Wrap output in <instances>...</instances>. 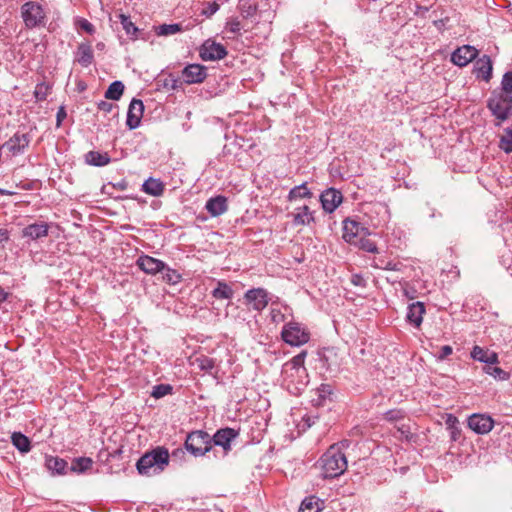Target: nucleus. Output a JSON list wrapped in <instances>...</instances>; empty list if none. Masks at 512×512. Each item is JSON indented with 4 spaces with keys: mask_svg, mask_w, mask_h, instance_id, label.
<instances>
[{
    "mask_svg": "<svg viewBox=\"0 0 512 512\" xmlns=\"http://www.w3.org/2000/svg\"><path fill=\"white\" fill-rule=\"evenodd\" d=\"M179 80L177 78L171 77L169 80H166L165 87H170L171 89H177L179 87Z\"/></svg>",
    "mask_w": 512,
    "mask_h": 512,
    "instance_id": "obj_53",
    "label": "nucleus"
},
{
    "mask_svg": "<svg viewBox=\"0 0 512 512\" xmlns=\"http://www.w3.org/2000/svg\"><path fill=\"white\" fill-rule=\"evenodd\" d=\"M161 272L163 273L162 279L167 284L176 285L182 280V275L177 270L168 267L166 264L165 269H163Z\"/></svg>",
    "mask_w": 512,
    "mask_h": 512,
    "instance_id": "obj_34",
    "label": "nucleus"
},
{
    "mask_svg": "<svg viewBox=\"0 0 512 512\" xmlns=\"http://www.w3.org/2000/svg\"><path fill=\"white\" fill-rule=\"evenodd\" d=\"M366 228L352 219L343 221V239L350 244H357L358 238L366 233Z\"/></svg>",
    "mask_w": 512,
    "mask_h": 512,
    "instance_id": "obj_13",
    "label": "nucleus"
},
{
    "mask_svg": "<svg viewBox=\"0 0 512 512\" xmlns=\"http://www.w3.org/2000/svg\"><path fill=\"white\" fill-rule=\"evenodd\" d=\"M398 432L401 434V437H403L407 440L410 438L409 428L406 427L405 425H402L401 427H399Z\"/></svg>",
    "mask_w": 512,
    "mask_h": 512,
    "instance_id": "obj_57",
    "label": "nucleus"
},
{
    "mask_svg": "<svg viewBox=\"0 0 512 512\" xmlns=\"http://www.w3.org/2000/svg\"><path fill=\"white\" fill-rule=\"evenodd\" d=\"M498 363H499V358H498L497 353L488 352L485 364L492 366V365L498 364Z\"/></svg>",
    "mask_w": 512,
    "mask_h": 512,
    "instance_id": "obj_52",
    "label": "nucleus"
},
{
    "mask_svg": "<svg viewBox=\"0 0 512 512\" xmlns=\"http://www.w3.org/2000/svg\"><path fill=\"white\" fill-rule=\"evenodd\" d=\"M94 60L93 50L91 44L80 43L75 53V61L83 67H88Z\"/></svg>",
    "mask_w": 512,
    "mask_h": 512,
    "instance_id": "obj_21",
    "label": "nucleus"
},
{
    "mask_svg": "<svg viewBox=\"0 0 512 512\" xmlns=\"http://www.w3.org/2000/svg\"><path fill=\"white\" fill-rule=\"evenodd\" d=\"M144 112V105L143 102L139 99H133L130 102L128 112H127V119H126V125L129 129L133 130L136 129L141 122V118L143 116Z\"/></svg>",
    "mask_w": 512,
    "mask_h": 512,
    "instance_id": "obj_16",
    "label": "nucleus"
},
{
    "mask_svg": "<svg viewBox=\"0 0 512 512\" xmlns=\"http://www.w3.org/2000/svg\"><path fill=\"white\" fill-rule=\"evenodd\" d=\"M306 355V351H302L284 364L283 374L286 376V378L294 376L292 371H294L296 374L305 373L306 369L304 367V362Z\"/></svg>",
    "mask_w": 512,
    "mask_h": 512,
    "instance_id": "obj_18",
    "label": "nucleus"
},
{
    "mask_svg": "<svg viewBox=\"0 0 512 512\" xmlns=\"http://www.w3.org/2000/svg\"><path fill=\"white\" fill-rule=\"evenodd\" d=\"M200 57L204 61L221 60L227 55L226 48L215 41L206 40L200 47Z\"/></svg>",
    "mask_w": 512,
    "mask_h": 512,
    "instance_id": "obj_8",
    "label": "nucleus"
},
{
    "mask_svg": "<svg viewBox=\"0 0 512 512\" xmlns=\"http://www.w3.org/2000/svg\"><path fill=\"white\" fill-rule=\"evenodd\" d=\"M499 147L505 153L512 152V125L504 129V134L500 138Z\"/></svg>",
    "mask_w": 512,
    "mask_h": 512,
    "instance_id": "obj_38",
    "label": "nucleus"
},
{
    "mask_svg": "<svg viewBox=\"0 0 512 512\" xmlns=\"http://www.w3.org/2000/svg\"><path fill=\"white\" fill-rule=\"evenodd\" d=\"M332 392L331 386L328 384H322L318 388L319 397L325 399Z\"/></svg>",
    "mask_w": 512,
    "mask_h": 512,
    "instance_id": "obj_50",
    "label": "nucleus"
},
{
    "mask_svg": "<svg viewBox=\"0 0 512 512\" xmlns=\"http://www.w3.org/2000/svg\"><path fill=\"white\" fill-rule=\"evenodd\" d=\"M282 339L290 346H301L309 341L310 334L308 330L300 323L289 322L281 332Z\"/></svg>",
    "mask_w": 512,
    "mask_h": 512,
    "instance_id": "obj_4",
    "label": "nucleus"
},
{
    "mask_svg": "<svg viewBox=\"0 0 512 512\" xmlns=\"http://www.w3.org/2000/svg\"><path fill=\"white\" fill-rule=\"evenodd\" d=\"M12 444L22 453H27L31 449L30 440L21 432H14L11 436Z\"/></svg>",
    "mask_w": 512,
    "mask_h": 512,
    "instance_id": "obj_28",
    "label": "nucleus"
},
{
    "mask_svg": "<svg viewBox=\"0 0 512 512\" xmlns=\"http://www.w3.org/2000/svg\"><path fill=\"white\" fill-rule=\"evenodd\" d=\"M351 282L355 286H364V278L358 274H354L351 277Z\"/></svg>",
    "mask_w": 512,
    "mask_h": 512,
    "instance_id": "obj_54",
    "label": "nucleus"
},
{
    "mask_svg": "<svg viewBox=\"0 0 512 512\" xmlns=\"http://www.w3.org/2000/svg\"><path fill=\"white\" fill-rule=\"evenodd\" d=\"M492 114L499 120L496 124L499 126L501 122L508 119L512 111V97L501 93L500 95L493 96L488 100L487 104Z\"/></svg>",
    "mask_w": 512,
    "mask_h": 512,
    "instance_id": "obj_5",
    "label": "nucleus"
},
{
    "mask_svg": "<svg viewBox=\"0 0 512 512\" xmlns=\"http://www.w3.org/2000/svg\"><path fill=\"white\" fill-rule=\"evenodd\" d=\"M206 76V67L200 64L187 65L182 71L183 81L187 84L201 83Z\"/></svg>",
    "mask_w": 512,
    "mask_h": 512,
    "instance_id": "obj_14",
    "label": "nucleus"
},
{
    "mask_svg": "<svg viewBox=\"0 0 512 512\" xmlns=\"http://www.w3.org/2000/svg\"><path fill=\"white\" fill-rule=\"evenodd\" d=\"M142 190L146 194L158 197L164 192V184L159 179L149 178L143 183Z\"/></svg>",
    "mask_w": 512,
    "mask_h": 512,
    "instance_id": "obj_27",
    "label": "nucleus"
},
{
    "mask_svg": "<svg viewBox=\"0 0 512 512\" xmlns=\"http://www.w3.org/2000/svg\"><path fill=\"white\" fill-rule=\"evenodd\" d=\"M447 429L450 432V438L452 441H457L461 436V429L459 427V421L456 416L448 414L445 420Z\"/></svg>",
    "mask_w": 512,
    "mask_h": 512,
    "instance_id": "obj_29",
    "label": "nucleus"
},
{
    "mask_svg": "<svg viewBox=\"0 0 512 512\" xmlns=\"http://www.w3.org/2000/svg\"><path fill=\"white\" fill-rule=\"evenodd\" d=\"M66 117V112L63 107H61L57 112V125H60L62 120Z\"/></svg>",
    "mask_w": 512,
    "mask_h": 512,
    "instance_id": "obj_58",
    "label": "nucleus"
},
{
    "mask_svg": "<svg viewBox=\"0 0 512 512\" xmlns=\"http://www.w3.org/2000/svg\"><path fill=\"white\" fill-rule=\"evenodd\" d=\"M0 194H2V195H6V194H7V192H6L5 190H3V189H0Z\"/></svg>",
    "mask_w": 512,
    "mask_h": 512,
    "instance_id": "obj_62",
    "label": "nucleus"
},
{
    "mask_svg": "<svg viewBox=\"0 0 512 512\" xmlns=\"http://www.w3.org/2000/svg\"><path fill=\"white\" fill-rule=\"evenodd\" d=\"M7 292L0 288V303L4 302L7 299Z\"/></svg>",
    "mask_w": 512,
    "mask_h": 512,
    "instance_id": "obj_60",
    "label": "nucleus"
},
{
    "mask_svg": "<svg viewBox=\"0 0 512 512\" xmlns=\"http://www.w3.org/2000/svg\"><path fill=\"white\" fill-rule=\"evenodd\" d=\"M501 84L505 95L512 93V72L504 74Z\"/></svg>",
    "mask_w": 512,
    "mask_h": 512,
    "instance_id": "obj_46",
    "label": "nucleus"
},
{
    "mask_svg": "<svg viewBox=\"0 0 512 512\" xmlns=\"http://www.w3.org/2000/svg\"><path fill=\"white\" fill-rule=\"evenodd\" d=\"M377 268L386 269V270H397V264L391 261L385 262V265L376 264Z\"/></svg>",
    "mask_w": 512,
    "mask_h": 512,
    "instance_id": "obj_55",
    "label": "nucleus"
},
{
    "mask_svg": "<svg viewBox=\"0 0 512 512\" xmlns=\"http://www.w3.org/2000/svg\"><path fill=\"white\" fill-rule=\"evenodd\" d=\"M402 415H401V412L400 411H396V410H391V411H388L386 413V418L388 420H397L399 418H401Z\"/></svg>",
    "mask_w": 512,
    "mask_h": 512,
    "instance_id": "obj_56",
    "label": "nucleus"
},
{
    "mask_svg": "<svg viewBox=\"0 0 512 512\" xmlns=\"http://www.w3.org/2000/svg\"><path fill=\"white\" fill-rule=\"evenodd\" d=\"M244 298L253 310L262 311L268 305L270 298L268 292L264 288H253L248 290Z\"/></svg>",
    "mask_w": 512,
    "mask_h": 512,
    "instance_id": "obj_9",
    "label": "nucleus"
},
{
    "mask_svg": "<svg viewBox=\"0 0 512 512\" xmlns=\"http://www.w3.org/2000/svg\"><path fill=\"white\" fill-rule=\"evenodd\" d=\"M452 352H453V349L451 346H449V345L442 346L440 349V354L438 356V360H440V361L444 360L446 357L451 355Z\"/></svg>",
    "mask_w": 512,
    "mask_h": 512,
    "instance_id": "obj_51",
    "label": "nucleus"
},
{
    "mask_svg": "<svg viewBox=\"0 0 512 512\" xmlns=\"http://www.w3.org/2000/svg\"><path fill=\"white\" fill-rule=\"evenodd\" d=\"M212 296L216 299H231L233 290L227 283L219 281L217 287L212 291Z\"/></svg>",
    "mask_w": 512,
    "mask_h": 512,
    "instance_id": "obj_32",
    "label": "nucleus"
},
{
    "mask_svg": "<svg viewBox=\"0 0 512 512\" xmlns=\"http://www.w3.org/2000/svg\"><path fill=\"white\" fill-rule=\"evenodd\" d=\"M219 10V4L216 2L208 3L207 7H205L202 11V14L206 17H211Z\"/></svg>",
    "mask_w": 512,
    "mask_h": 512,
    "instance_id": "obj_47",
    "label": "nucleus"
},
{
    "mask_svg": "<svg viewBox=\"0 0 512 512\" xmlns=\"http://www.w3.org/2000/svg\"><path fill=\"white\" fill-rule=\"evenodd\" d=\"M30 139L27 134L15 133L9 140H7L1 147L8 150L12 155L23 153L28 147Z\"/></svg>",
    "mask_w": 512,
    "mask_h": 512,
    "instance_id": "obj_17",
    "label": "nucleus"
},
{
    "mask_svg": "<svg viewBox=\"0 0 512 512\" xmlns=\"http://www.w3.org/2000/svg\"><path fill=\"white\" fill-rule=\"evenodd\" d=\"M182 31L180 24H162L156 28L158 36H170Z\"/></svg>",
    "mask_w": 512,
    "mask_h": 512,
    "instance_id": "obj_39",
    "label": "nucleus"
},
{
    "mask_svg": "<svg viewBox=\"0 0 512 512\" xmlns=\"http://www.w3.org/2000/svg\"><path fill=\"white\" fill-rule=\"evenodd\" d=\"M85 160L89 165L102 167L110 163L111 158L108 153H101L99 151H89L85 155Z\"/></svg>",
    "mask_w": 512,
    "mask_h": 512,
    "instance_id": "obj_26",
    "label": "nucleus"
},
{
    "mask_svg": "<svg viewBox=\"0 0 512 512\" xmlns=\"http://www.w3.org/2000/svg\"><path fill=\"white\" fill-rule=\"evenodd\" d=\"M322 506L323 502L319 498L310 496L302 501L300 511L304 512L305 510H314L315 512H319L322 509Z\"/></svg>",
    "mask_w": 512,
    "mask_h": 512,
    "instance_id": "obj_35",
    "label": "nucleus"
},
{
    "mask_svg": "<svg viewBox=\"0 0 512 512\" xmlns=\"http://www.w3.org/2000/svg\"><path fill=\"white\" fill-rule=\"evenodd\" d=\"M343 201L342 193L335 188H328L320 195V202L326 213H333Z\"/></svg>",
    "mask_w": 512,
    "mask_h": 512,
    "instance_id": "obj_11",
    "label": "nucleus"
},
{
    "mask_svg": "<svg viewBox=\"0 0 512 512\" xmlns=\"http://www.w3.org/2000/svg\"><path fill=\"white\" fill-rule=\"evenodd\" d=\"M239 436V432L233 428H221L211 437L212 447L219 446L223 449V454L227 455L231 450V442Z\"/></svg>",
    "mask_w": 512,
    "mask_h": 512,
    "instance_id": "obj_7",
    "label": "nucleus"
},
{
    "mask_svg": "<svg viewBox=\"0 0 512 512\" xmlns=\"http://www.w3.org/2000/svg\"><path fill=\"white\" fill-rule=\"evenodd\" d=\"M46 467L54 474L63 475L67 473L68 463L62 458L50 456L46 458Z\"/></svg>",
    "mask_w": 512,
    "mask_h": 512,
    "instance_id": "obj_25",
    "label": "nucleus"
},
{
    "mask_svg": "<svg viewBox=\"0 0 512 512\" xmlns=\"http://www.w3.org/2000/svg\"><path fill=\"white\" fill-rule=\"evenodd\" d=\"M170 455L167 448L157 446L144 453L136 463V469L140 475L154 476L162 473L169 465Z\"/></svg>",
    "mask_w": 512,
    "mask_h": 512,
    "instance_id": "obj_1",
    "label": "nucleus"
},
{
    "mask_svg": "<svg viewBox=\"0 0 512 512\" xmlns=\"http://www.w3.org/2000/svg\"><path fill=\"white\" fill-rule=\"evenodd\" d=\"M239 10L244 18H251L257 12V4L249 0H240Z\"/></svg>",
    "mask_w": 512,
    "mask_h": 512,
    "instance_id": "obj_36",
    "label": "nucleus"
},
{
    "mask_svg": "<svg viewBox=\"0 0 512 512\" xmlns=\"http://www.w3.org/2000/svg\"><path fill=\"white\" fill-rule=\"evenodd\" d=\"M376 264H382L385 265V261L382 259H379L378 261H374V266L376 267Z\"/></svg>",
    "mask_w": 512,
    "mask_h": 512,
    "instance_id": "obj_61",
    "label": "nucleus"
},
{
    "mask_svg": "<svg viewBox=\"0 0 512 512\" xmlns=\"http://www.w3.org/2000/svg\"><path fill=\"white\" fill-rule=\"evenodd\" d=\"M314 220L313 211L306 205L296 208L295 213H293L292 221L294 225H309L311 222H314Z\"/></svg>",
    "mask_w": 512,
    "mask_h": 512,
    "instance_id": "obj_24",
    "label": "nucleus"
},
{
    "mask_svg": "<svg viewBox=\"0 0 512 512\" xmlns=\"http://www.w3.org/2000/svg\"><path fill=\"white\" fill-rule=\"evenodd\" d=\"M321 475L324 478H336L342 475L347 469V459L341 448L331 445L319 460Z\"/></svg>",
    "mask_w": 512,
    "mask_h": 512,
    "instance_id": "obj_2",
    "label": "nucleus"
},
{
    "mask_svg": "<svg viewBox=\"0 0 512 512\" xmlns=\"http://www.w3.org/2000/svg\"><path fill=\"white\" fill-rule=\"evenodd\" d=\"M120 22L123 26V29L126 31L128 35H134L137 32V27L131 22L130 17L124 14H119Z\"/></svg>",
    "mask_w": 512,
    "mask_h": 512,
    "instance_id": "obj_41",
    "label": "nucleus"
},
{
    "mask_svg": "<svg viewBox=\"0 0 512 512\" xmlns=\"http://www.w3.org/2000/svg\"><path fill=\"white\" fill-rule=\"evenodd\" d=\"M488 352H489L488 350H485L482 347L476 345L473 347V349L471 351V357L474 360L485 363Z\"/></svg>",
    "mask_w": 512,
    "mask_h": 512,
    "instance_id": "obj_44",
    "label": "nucleus"
},
{
    "mask_svg": "<svg viewBox=\"0 0 512 512\" xmlns=\"http://www.w3.org/2000/svg\"><path fill=\"white\" fill-rule=\"evenodd\" d=\"M185 448L195 457L203 456L212 449L211 436L202 430L187 435Z\"/></svg>",
    "mask_w": 512,
    "mask_h": 512,
    "instance_id": "obj_3",
    "label": "nucleus"
},
{
    "mask_svg": "<svg viewBox=\"0 0 512 512\" xmlns=\"http://www.w3.org/2000/svg\"><path fill=\"white\" fill-rule=\"evenodd\" d=\"M198 368L202 371H211L215 367V361L212 358L202 356L196 359Z\"/></svg>",
    "mask_w": 512,
    "mask_h": 512,
    "instance_id": "obj_40",
    "label": "nucleus"
},
{
    "mask_svg": "<svg viewBox=\"0 0 512 512\" xmlns=\"http://www.w3.org/2000/svg\"><path fill=\"white\" fill-rule=\"evenodd\" d=\"M468 427L477 434H487L494 427V420L485 414H473L468 418Z\"/></svg>",
    "mask_w": 512,
    "mask_h": 512,
    "instance_id": "obj_12",
    "label": "nucleus"
},
{
    "mask_svg": "<svg viewBox=\"0 0 512 512\" xmlns=\"http://www.w3.org/2000/svg\"><path fill=\"white\" fill-rule=\"evenodd\" d=\"M312 192L307 187L306 183H302L301 185L295 186L292 188L288 194V200L293 201L296 199H303V198H311Z\"/></svg>",
    "mask_w": 512,
    "mask_h": 512,
    "instance_id": "obj_30",
    "label": "nucleus"
},
{
    "mask_svg": "<svg viewBox=\"0 0 512 512\" xmlns=\"http://www.w3.org/2000/svg\"><path fill=\"white\" fill-rule=\"evenodd\" d=\"M226 29L233 34H239L242 25L238 18H231L226 22Z\"/></svg>",
    "mask_w": 512,
    "mask_h": 512,
    "instance_id": "obj_45",
    "label": "nucleus"
},
{
    "mask_svg": "<svg viewBox=\"0 0 512 512\" xmlns=\"http://www.w3.org/2000/svg\"><path fill=\"white\" fill-rule=\"evenodd\" d=\"M492 61L489 56L483 55L474 63L473 73L476 78L488 82L492 77Z\"/></svg>",
    "mask_w": 512,
    "mask_h": 512,
    "instance_id": "obj_19",
    "label": "nucleus"
},
{
    "mask_svg": "<svg viewBox=\"0 0 512 512\" xmlns=\"http://www.w3.org/2000/svg\"><path fill=\"white\" fill-rule=\"evenodd\" d=\"M117 106L115 104H112L110 102H107V101H100L98 103V109L101 110V111H104V112H111L113 109H116Z\"/></svg>",
    "mask_w": 512,
    "mask_h": 512,
    "instance_id": "obj_49",
    "label": "nucleus"
},
{
    "mask_svg": "<svg viewBox=\"0 0 512 512\" xmlns=\"http://www.w3.org/2000/svg\"><path fill=\"white\" fill-rule=\"evenodd\" d=\"M484 373L492 376L496 380L505 381L508 380L510 377V374L506 371H504L502 368L497 366H490L487 365L483 368Z\"/></svg>",
    "mask_w": 512,
    "mask_h": 512,
    "instance_id": "obj_37",
    "label": "nucleus"
},
{
    "mask_svg": "<svg viewBox=\"0 0 512 512\" xmlns=\"http://www.w3.org/2000/svg\"><path fill=\"white\" fill-rule=\"evenodd\" d=\"M21 15L27 28L44 24L45 12L41 4L34 1L26 2L21 7Z\"/></svg>",
    "mask_w": 512,
    "mask_h": 512,
    "instance_id": "obj_6",
    "label": "nucleus"
},
{
    "mask_svg": "<svg viewBox=\"0 0 512 512\" xmlns=\"http://www.w3.org/2000/svg\"><path fill=\"white\" fill-rule=\"evenodd\" d=\"M9 240V233L6 229H0V243Z\"/></svg>",
    "mask_w": 512,
    "mask_h": 512,
    "instance_id": "obj_59",
    "label": "nucleus"
},
{
    "mask_svg": "<svg viewBox=\"0 0 512 512\" xmlns=\"http://www.w3.org/2000/svg\"><path fill=\"white\" fill-rule=\"evenodd\" d=\"M79 26L82 30L86 31L89 34H92L95 31L93 24L86 19L79 20Z\"/></svg>",
    "mask_w": 512,
    "mask_h": 512,
    "instance_id": "obj_48",
    "label": "nucleus"
},
{
    "mask_svg": "<svg viewBox=\"0 0 512 512\" xmlns=\"http://www.w3.org/2000/svg\"><path fill=\"white\" fill-rule=\"evenodd\" d=\"M424 313V303L419 301L414 302L408 306L406 318L409 321V323L413 324L416 327H419L422 323Z\"/></svg>",
    "mask_w": 512,
    "mask_h": 512,
    "instance_id": "obj_23",
    "label": "nucleus"
},
{
    "mask_svg": "<svg viewBox=\"0 0 512 512\" xmlns=\"http://www.w3.org/2000/svg\"><path fill=\"white\" fill-rule=\"evenodd\" d=\"M49 226L47 223H33L22 230V236L32 240H37L48 235Z\"/></svg>",
    "mask_w": 512,
    "mask_h": 512,
    "instance_id": "obj_20",
    "label": "nucleus"
},
{
    "mask_svg": "<svg viewBox=\"0 0 512 512\" xmlns=\"http://www.w3.org/2000/svg\"><path fill=\"white\" fill-rule=\"evenodd\" d=\"M172 391V387L168 384H159L153 387L152 396L155 398H161Z\"/></svg>",
    "mask_w": 512,
    "mask_h": 512,
    "instance_id": "obj_43",
    "label": "nucleus"
},
{
    "mask_svg": "<svg viewBox=\"0 0 512 512\" xmlns=\"http://www.w3.org/2000/svg\"><path fill=\"white\" fill-rule=\"evenodd\" d=\"M477 56L478 50L474 46L463 45L451 54V62L459 67H465Z\"/></svg>",
    "mask_w": 512,
    "mask_h": 512,
    "instance_id": "obj_10",
    "label": "nucleus"
},
{
    "mask_svg": "<svg viewBox=\"0 0 512 512\" xmlns=\"http://www.w3.org/2000/svg\"><path fill=\"white\" fill-rule=\"evenodd\" d=\"M93 461L88 457L75 458L70 466V470L77 473H83L92 467Z\"/></svg>",
    "mask_w": 512,
    "mask_h": 512,
    "instance_id": "obj_33",
    "label": "nucleus"
},
{
    "mask_svg": "<svg viewBox=\"0 0 512 512\" xmlns=\"http://www.w3.org/2000/svg\"><path fill=\"white\" fill-rule=\"evenodd\" d=\"M137 266L146 274L155 275L165 269V263L149 255H141L136 261Z\"/></svg>",
    "mask_w": 512,
    "mask_h": 512,
    "instance_id": "obj_15",
    "label": "nucleus"
},
{
    "mask_svg": "<svg viewBox=\"0 0 512 512\" xmlns=\"http://www.w3.org/2000/svg\"><path fill=\"white\" fill-rule=\"evenodd\" d=\"M356 245H358L362 250L371 252V253H376L378 250L376 244L368 238L360 237L357 240Z\"/></svg>",
    "mask_w": 512,
    "mask_h": 512,
    "instance_id": "obj_42",
    "label": "nucleus"
},
{
    "mask_svg": "<svg viewBox=\"0 0 512 512\" xmlns=\"http://www.w3.org/2000/svg\"><path fill=\"white\" fill-rule=\"evenodd\" d=\"M205 208L211 216H220L227 211V199L221 195L210 198L206 202Z\"/></svg>",
    "mask_w": 512,
    "mask_h": 512,
    "instance_id": "obj_22",
    "label": "nucleus"
},
{
    "mask_svg": "<svg viewBox=\"0 0 512 512\" xmlns=\"http://www.w3.org/2000/svg\"><path fill=\"white\" fill-rule=\"evenodd\" d=\"M124 92V84L121 81L112 82L105 92V98L119 100Z\"/></svg>",
    "mask_w": 512,
    "mask_h": 512,
    "instance_id": "obj_31",
    "label": "nucleus"
}]
</instances>
